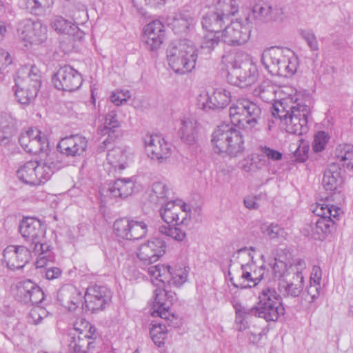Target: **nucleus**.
Listing matches in <instances>:
<instances>
[{"mask_svg": "<svg viewBox=\"0 0 353 353\" xmlns=\"http://www.w3.org/2000/svg\"><path fill=\"white\" fill-rule=\"evenodd\" d=\"M21 6L35 15H43L50 10L54 0H21Z\"/></svg>", "mask_w": 353, "mask_h": 353, "instance_id": "nucleus-44", "label": "nucleus"}, {"mask_svg": "<svg viewBox=\"0 0 353 353\" xmlns=\"http://www.w3.org/2000/svg\"><path fill=\"white\" fill-rule=\"evenodd\" d=\"M237 130L228 124H221L214 131L212 135V143L214 151L221 154L223 150L226 149L229 141L236 144L238 138L236 137Z\"/></svg>", "mask_w": 353, "mask_h": 353, "instance_id": "nucleus-32", "label": "nucleus"}, {"mask_svg": "<svg viewBox=\"0 0 353 353\" xmlns=\"http://www.w3.org/2000/svg\"><path fill=\"white\" fill-rule=\"evenodd\" d=\"M150 334L154 344L158 347H161L165 343V340L168 335V330L166 326L161 323L153 324Z\"/></svg>", "mask_w": 353, "mask_h": 353, "instance_id": "nucleus-50", "label": "nucleus"}, {"mask_svg": "<svg viewBox=\"0 0 353 353\" xmlns=\"http://www.w3.org/2000/svg\"><path fill=\"white\" fill-rule=\"evenodd\" d=\"M227 23L230 21V17L234 16L239 10V6L236 0H218L213 8Z\"/></svg>", "mask_w": 353, "mask_h": 353, "instance_id": "nucleus-45", "label": "nucleus"}, {"mask_svg": "<svg viewBox=\"0 0 353 353\" xmlns=\"http://www.w3.org/2000/svg\"><path fill=\"white\" fill-rule=\"evenodd\" d=\"M331 205H329L325 203H317L314 212L317 215L319 218H327L330 219L331 214Z\"/></svg>", "mask_w": 353, "mask_h": 353, "instance_id": "nucleus-63", "label": "nucleus"}, {"mask_svg": "<svg viewBox=\"0 0 353 353\" xmlns=\"http://www.w3.org/2000/svg\"><path fill=\"white\" fill-rule=\"evenodd\" d=\"M301 35L312 50L315 51L319 49L318 41L314 33L312 30H302Z\"/></svg>", "mask_w": 353, "mask_h": 353, "instance_id": "nucleus-62", "label": "nucleus"}, {"mask_svg": "<svg viewBox=\"0 0 353 353\" xmlns=\"http://www.w3.org/2000/svg\"><path fill=\"white\" fill-rule=\"evenodd\" d=\"M88 147V140L79 134L66 137L61 139L58 144L60 152L68 157L84 155Z\"/></svg>", "mask_w": 353, "mask_h": 353, "instance_id": "nucleus-29", "label": "nucleus"}, {"mask_svg": "<svg viewBox=\"0 0 353 353\" xmlns=\"http://www.w3.org/2000/svg\"><path fill=\"white\" fill-rule=\"evenodd\" d=\"M143 142L145 152L152 160L163 163L172 155V145L160 134H146Z\"/></svg>", "mask_w": 353, "mask_h": 353, "instance_id": "nucleus-14", "label": "nucleus"}, {"mask_svg": "<svg viewBox=\"0 0 353 353\" xmlns=\"http://www.w3.org/2000/svg\"><path fill=\"white\" fill-rule=\"evenodd\" d=\"M19 230L24 239L29 243L30 249L34 245L42 243L44 229L41 222L34 218H26L20 224Z\"/></svg>", "mask_w": 353, "mask_h": 353, "instance_id": "nucleus-28", "label": "nucleus"}, {"mask_svg": "<svg viewBox=\"0 0 353 353\" xmlns=\"http://www.w3.org/2000/svg\"><path fill=\"white\" fill-rule=\"evenodd\" d=\"M37 165L34 161H28L21 165L17 170L19 179L30 185H39V180L35 174Z\"/></svg>", "mask_w": 353, "mask_h": 353, "instance_id": "nucleus-41", "label": "nucleus"}, {"mask_svg": "<svg viewBox=\"0 0 353 353\" xmlns=\"http://www.w3.org/2000/svg\"><path fill=\"white\" fill-rule=\"evenodd\" d=\"M299 261H303V259H296L293 261L292 263L289 265L281 260L276 258L270 260L269 263V269L266 272V276L269 279L279 281V283L283 279L285 280L292 276V274L296 271L297 263Z\"/></svg>", "mask_w": 353, "mask_h": 353, "instance_id": "nucleus-31", "label": "nucleus"}, {"mask_svg": "<svg viewBox=\"0 0 353 353\" xmlns=\"http://www.w3.org/2000/svg\"><path fill=\"white\" fill-rule=\"evenodd\" d=\"M321 290V284L311 283L306 288L305 299L309 303L314 302L319 296Z\"/></svg>", "mask_w": 353, "mask_h": 353, "instance_id": "nucleus-60", "label": "nucleus"}, {"mask_svg": "<svg viewBox=\"0 0 353 353\" xmlns=\"http://www.w3.org/2000/svg\"><path fill=\"white\" fill-rule=\"evenodd\" d=\"M189 268L185 266H176L172 268L164 264H157L148 268V274L152 282L159 285L168 283L179 287L187 281Z\"/></svg>", "mask_w": 353, "mask_h": 353, "instance_id": "nucleus-8", "label": "nucleus"}, {"mask_svg": "<svg viewBox=\"0 0 353 353\" xmlns=\"http://www.w3.org/2000/svg\"><path fill=\"white\" fill-rule=\"evenodd\" d=\"M197 16L194 12L182 10L170 19L168 25L175 34H183L193 28Z\"/></svg>", "mask_w": 353, "mask_h": 353, "instance_id": "nucleus-35", "label": "nucleus"}, {"mask_svg": "<svg viewBox=\"0 0 353 353\" xmlns=\"http://www.w3.org/2000/svg\"><path fill=\"white\" fill-rule=\"evenodd\" d=\"M343 178L340 165L336 163H330L325 169L322 185L326 191L333 192L341 187Z\"/></svg>", "mask_w": 353, "mask_h": 353, "instance_id": "nucleus-38", "label": "nucleus"}, {"mask_svg": "<svg viewBox=\"0 0 353 353\" xmlns=\"http://www.w3.org/2000/svg\"><path fill=\"white\" fill-rule=\"evenodd\" d=\"M231 101V93L226 88L213 87L200 94L199 102L204 110H219L225 108Z\"/></svg>", "mask_w": 353, "mask_h": 353, "instance_id": "nucleus-18", "label": "nucleus"}, {"mask_svg": "<svg viewBox=\"0 0 353 353\" xmlns=\"http://www.w3.org/2000/svg\"><path fill=\"white\" fill-rule=\"evenodd\" d=\"M165 38V26L159 20H154L143 28L142 40L145 48L150 51L158 50L163 44Z\"/></svg>", "mask_w": 353, "mask_h": 353, "instance_id": "nucleus-21", "label": "nucleus"}, {"mask_svg": "<svg viewBox=\"0 0 353 353\" xmlns=\"http://www.w3.org/2000/svg\"><path fill=\"white\" fill-rule=\"evenodd\" d=\"M13 90L17 101L23 105L30 103L36 97H33L30 98L29 94L30 88L26 86H17L15 84L13 87Z\"/></svg>", "mask_w": 353, "mask_h": 353, "instance_id": "nucleus-54", "label": "nucleus"}, {"mask_svg": "<svg viewBox=\"0 0 353 353\" xmlns=\"http://www.w3.org/2000/svg\"><path fill=\"white\" fill-rule=\"evenodd\" d=\"M251 29L252 24L248 19L232 21L221 31L220 40L229 45L243 44L249 40Z\"/></svg>", "mask_w": 353, "mask_h": 353, "instance_id": "nucleus-12", "label": "nucleus"}, {"mask_svg": "<svg viewBox=\"0 0 353 353\" xmlns=\"http://www.w3.org/2000/svg\"><path fill=\"white\" fill-rule=\"evenodd\" d=\"M10 121L8 125L0 121V145L6 146L10 143L15 132V121L9 117Z\"/></svg>", "mask_w": 353, "mask_h": 353, "instance_id": "nucleus-49", "label": "nucleus"}, {"mask_svg": "<svg viewBox=\"0 0 353 353\" xmlns=\"http://www.w3.org/2000/svg\"><path fill=\"white\" fill-rule=\"evenodd\" d=\"M232 305L236 312L235 323L236 329L239 331L246 330L248 327V319L254 316L252 308H248L235 300L232 301Z\"/></svg>", "mask_w": 353, "mask_h": 353, "instance_id": "nucleus-42", "label": "nucleus"}, {"mask_svg": "<svg viewBox=\"0 0 353 353\" xmlns=\"http://www.w3.org/2000/svg\"><path fill=\"white\" fill-rule=\"evenodd\" d=\"M3 260L8 268L19 270L25 266L31 257L30 248L22 245H8L3 252Z\"/></svg>", "mask_w": 353, "mask_h": 353, "instance_id": "nucleus-24", "label": "nucleus"}, {"mask_svg": "<svg viewBox=\"0 0 353 353\" xmlns=\"http://www.w3.org/2000/svg\"><path fill=\"white\" fill-rule=\"evenodd\" d=\"M170 190L165 182L157 181L152 183L149 196L153 203H160L168 199Z\"/></svg>", "mask_w": 353, "mask_h": 353, "instance_id": "nucleus-46", "label": "nucleus"}, {"mask_svg": "<svg viewBox=\"0 0 353 353\" xmlns=\"http://www.w3.org/2000/svg\"><path fill=\"white\" fill-rule=\"evenodd\" d=\"M19 143L26 152L39 154V159L34 160L37 165L35 174L39 185L47 182L59 168L56 154L49 151L48 135L38 128H31L21 133Z\"/></svg>", "mask_w": 353, "mask_h": 353, "instance_id": "nucleus-2", "label": "nucleus"}, {"mask_svg": "<svg viewBox=\"0 0 353 353\" xmlns=\"http://www.w3.org/2000/svg\"><path fill=\"white\" fill-rule=\"evenodd\" d=\"M17 297L26 304H38L44 299L42 290L30 280L20 283L17 286Z\"/></svg>", "mask_w": 353, "mask_h": 353, "instance_id": "nucleus-36", "label": "nucleus"}, {"mask_svg": "<svg viewBox=\"0 0 353 353\" xmlns=\"http://www.w3.org/2000/svg\"><path fill=\"white\" fill-rule=\"evenodd\" d=\"M253 315L266 321H276L284 314L281 299L274 289L264 288L259 296L256 305L251 307Z\"/></svg>", "mask_w": 353, "mask_h": 353, "instance_id": "nucleus-6", "label": "nucleus"}, {"mask_svg": "<svg viewBox=\"0 0 353 353\" xmlns=\"http://www.w3.org/2000/svg\"><path fill=\"white\" fill-rule=\"evenodd\" d=\"M30 250L31 252L37 256L35 261L37 268H44L55 260V256L51 250V245L48 243H42L39 245H34Z\"/></svg>", "mask_w": 353, "mask_h": 353, "instance_id": "nucleus-39", "label": "nucleus"}, {"mask_svg": "<svg viewBox=\"0 0 353 353\" xmlns=\"http://www.w3.org/2000/svg\"><path fill=\"white\" fill-rule=\"evenodd\" d=\"M133 154L129 148L116 147L107 154V165L110 168L109 172H121L125 169L132 161Z\"/></svg>", "mask_w": 353, "mask_h": 353, "instance_id": "nucleus-30", "label": "nucleus"}, {"mask_svg": "<svg viewBox=\"0 0 353 353\" xmlns=\"http://www.w3.org/2000/svg\"><path fill=\"white\" fill-rule=\"evenodd\" d=\"M130 97L131 94L128 90H117L112 92L110 100L115 105L119 106L125 103Z\"/></svg>", "mask_w": 353, "mask_h": 353, "instance_id": "nucleus-58", "label": "nucleus"}, {"mask_svg": "<svg viewBox=\"0 0 353 353\" xmlns=\"http://www.w3.org/2000/svg\"><path fill=\"white\" fill-rule=\"evenodd\" d=\"M69 16L72 21L68 20L60 15L53 16L50 19V26L59 34L72 37L74 39H81L83 33L77 24L79 17H77L74 13H70Z\"/></svg>", "mask_w": 353, "mask_h": 353, "instance_id": "nucleus-23", "label": "nucleus"}, {"mask_svg": "<svg viewBox=\"0 0 353 353\" xmlns=\"http://www.w3.org/2000/svg\"><path fill=\"white\" fill-rule=\"evenodd\" d=\"M330 140V135L324 131L318 132L314 138L312 148L314 152L323 151Z\"/></svg>", "mask_w": 353, "mask_h": 353, "instance_id": "nucleus-56", "label": "nucleus"}, {"mask_svg": "<svg viewBox=\"0 0 353 353\" xmlns=\"http://www.w3.org/2000/svg\"><path fill=\"white\" fill-rule=\"evenodd\" d=\"M252 12L255 19L264 23L282 20L284 8L281 6H271L267 2H259L254 5Z\"/></svg>", "mask_w": 353, "mask_h": 353, "instance_id": "nucleus-33", "label": "nucleus"}, {"mask_svg": "<svg viewBox=\"0 0 353 353\" xmlns=\"http://www.w3.org/2000/svg\"><path fill=\"white\" fill-rule=\"evenodd\" d=\"M261 232L268 236L270 239H276L278 237H283L285 232L283 228L276 224L264 223L261 227Z\"/></svg>", "mask_w": 353, "mask_h": 353, "instance_id": "nucleus-55", "label": "nucleus"}, {"mask_svg": "<svg viewBox=\"0 0 353 353\" xmlns=\"http://www.w3.org/2000/svg\"><path fill=\"white\" fill-rule=\"evenodd\" d=\"M48 314V312L45 308L40 306L34 307L30 311L28 321L37 325L40 323L44 318L47 317Z\"/></svg>", "mask_w": 353, "mask_h": 353, "instance_id": "nucleus-57", "label": "nucleus"}, {"mask_svg": "<svg viewBox=\"0 0 353 353\" xmlns=\"http://www.w3.org/2000/svg\"><path fill=\"white\" fill-rule=\"evenodd\" d=\"M20 38L30 44L39 45L48 38V28L41 21L25 20L18 29Z\"/></svg>", "mask_w": 353, "mask_h": 353, "instance_id": "nucleus-16", "label": "nucleus"}, {"mask_svg": "<svg viewBox=\"0 0 353 353\" xmlns=\"http://www.w3.org/2000/svg\"><path fill=\"white\" fill-rule=\"evenodd\" d=\"M135 183V176L118 179L110 183L107 189H102L100 194L105 197H127L132 193Z\"/></svg>", "mask_w": 353, "mask_h": 353, "instance_id": "nucleus-34", "label": "nucleus"}, {"mask_svg": "<svg viewBox=\"0 0 353 353\" xmlns=\"http://www.w3.org/2000/svg\"><path fill=\"white\" fill-rule=\"evenodd\" d=\"M276 88L268 81H263L254 90V94L265 102L270 103L276 98Z\"/></svg>", "mask_w": 353, "mask_h": 353, "instance_id": "nucleus-47", "label": "nucleus"}, {"mask_svg": "<svg viewBox=\"0 0 353 353\" xmlns=\"http://www.w3.org/2000/svg\"><path fill=\"white\" fill-rule=\"evenodd\" d=\"M119 126V121L117 119V112L114 110L110 111L105 117L103 129L102 133H107L105 130H112Z\"/></svg>", "mask_w": 353, "mask_h": 353, "instance_id": "nucleus-61", "label": "nucleus"}, {"mask_svg": "<svg viewBox=\"0 0 353 353\" xmlns=\"http://www.w3.org/2000/svg\"><path fill=\"white\" fill-rule=\"evenodd\" d=\"M333 224L334 221L329 219L319 217L314 225L312 226V234L318 236V238L320 239L323 234L330 231V228Z\"/></svg>", "mask_w": 353, "mask_h": 353, "instance_id": "nucleus-53", "label": "nucleus"}, {"mask_svg": "<svg viewBox=\"0 0 353 353\" xmlns=\"http://www.w3.org/2000/svg\"><path fill=\"white\" fill-rule=\"evenodd\" d=\"M114 234L126 240H138L144 237L148 232V225L143 221L122 218L114 221Z\"/></svg>", "mask_w": 353, "mask_h": 353, "instance_id": "nucleus-13", "label": "nucleus"}, {"mask_svg": "<svg viewBox=\"0 0 353 353\" xmlns=\"http://www.w3.org/2000/svg\"><path fill=\"white\" fill-rule=\"evenodd\" d=\"M70 331L77 332L82 336H92L94 335L95 329L82 317H79L77 321L73 323V328Z\"/></svg>", "mask_w": 353, "mask_h": 353, "instance_id": "nucleus-52", "label": "nucleus"}, {"mask_svg": "<svg viewBox=\"0 0 353 353\" xmlns=\"http://www.w3.org/2000/svg\"><path fill=\"white\" fill-rule=\"evenodd\" d=\"M261 150L264 156L268 157V159L273 161L280 160L281 159L283 156V154L280 152L276 150L271 149L266 146L261 147Z\"/></svg>", "mask_w": 353, "mask_h": 353, "instance_id": "nucleus-64", "label": "nucleus"}, {"mask_svg": "<svg viewBox=\"0 0 353 353\" xmlns=\"http://www.w3.org/2000/svg\"><path fill=\"white\" fill-rule=\"evenodd\" d=\"M222 63L227 67L228 82L234 85L244 88L251 86L258 80L257 66L244 52L225 54L222 57Z\"/></svg>", "mask_w": 353, "mask_h": 353, "instance_id": "nucleus-3", "label": "nucleus"}, {"mask_svg": "<svg viewBox=\"0 0 353 353\" xmlns=\"http://www.w3.org/2000/svg\"><path fill=\"white\" fill-rule=\"evenodd\" d=\"M181 127L179 129V134L183 142L192 145L196 141L197 121L190 114H184L180 118Z\"/></svg>", "mask_w": 353, "mask_h": 353, "instance_id": "nucleus-37", "label": "nucleus"}, {"mask_svg": "<svg viewBox=\"0 0 353 353\" xmlns=\"http://www.w3.org/2000/svg\"><path fill=\"white\" fill-rule=\"evenodd\" d=\"M162 219L168 224L187 225L191 217V208L181 199L170 201L160 210Z\"/></svg>", "mask_w": 353, "mask_h": 353, "instance_id": "nucleus-11", "label": "nucleus"}, {"mask_svg": "<svg viewBox=\"0 0 353 353\" xmlns=\"http://www.w3.org/2000/svg\"><path fill=\"white\" fill-rule=\"evenodd\" d=\"M236 137L238 138L236 144L233 141H228L227 148L223 150L221 154L228 155L231 157H236L241 155L244 150V141L243 137L239 131L236 133Z\"/></svg>", "mask_w": 353, "mask_h": 353, "instance_id": "nucleus-51", "label": "nucleus"}, {"mask_svg": "<svg viewBox=\"0 0 353 353\" xmlns=\"http://www.w3.org/2000/svg\"><path fill=\"white\" fill-rule=\"evenodd\" d=\"M160 231L161 233L165 234L166 236H170L178 241H183L185 237V233L183 230L170 225L162 227Z\"/></svg>", "mask_w": 353, "mask_h": 353, "instance_id": "nucleus-59", "label": "nucleus"}, {"mask_svg": "<svg viewBox=\"0 0 353 353\" xmlns=\"http://www.w3.org/2000/svg\"><path fill=\"white\" fill-rule=\"evenodd\" d=\"M81 292L73 285H65L57 293L59 302L70 312L82 313L80 305L82 303Z\"/></svg>", "mask_w": 353, "mask_h": 353, "instance_id": "nucleus-27", "label": "nucleus"}, {"mask_svg": "<svg viewBox=\"0 0 353 353\" xmlns=\"http://www.w3.org/2000/svg\"><path fill=\"white\" fill-rule=\"evenodd\" d=\"M298 66V57L293 50L289 49L277 75L284 77H290L296 72Z\"/></svg>", "mask_w": 353, "mask_h": 353, "instance_id": "nucleus-43", "label": "nucleus"}, {"mask_svg": "<svg viewBox=\"0 0 353 353\" xmlns=\"http://www.w3.org/2000/svg\"><path fill=\"white\" fill-rule=\"evenodd\" d=\"M110 298L111 292L105 286H90L84 295L86 307L92 312L102 310Z\"/></svg>", "mask_w": 353, "mask_h": 353, "instance_id": "nucleus-25", "label": "nucleus"}, {"mask_svg": "<svg viewBox=\"0 0 353 353\" xmlns=\"http://www.w3.org/2000/svg\"><path fill=\"white\" fill-rule=\"evenodd\" d=\"M311 99L308 95L294 92L273 104V115L280 119V128L292 134L303 135L309 130Z\"/></svg>", "mask_w": 353, "mask_h": 353, "instance_id": "nucleus-1", "label": "nucleus"}, {"mask_svg": "<svg viewBox=\"0 0 353 353\" xmlns=\"http://www.w3.org/2000/svg\"><path fill=\"white\" fill-rule=\"evenodd\" d=\"M165 244L162 239L152 238L139 247L137 255L143 265H148V268L165 253Z\"/></svg>", "mask_w": 353, "mask_h": 353, "instance_id": "nucleus-22", "label": "nucleus"}, {"mask_svg": "<svg viewBox=\"0 0 353 353\" xmlns=\"http://www.w3.org/2000/svg\"><path fill=\"white\" fill-rule=\"evenodd\" d=\"M17 86L30 88V97H37L41 85V74L39 70L35 65H26L21 67L14 77Z\"/></svg>", "mask_w": 353, "mask_h": 353, "instance_id": "nucleus-19", "label": "nucleus"}, {"mask_svg": "<svg viewBox=\"0 0 353 353\" xmlns=\"http://www.w3.org/2000/svg\"><path fill=\"white\" fill-rule=\"evenodd\" d=\"M227 21L214 8L209 10L202 17L201 25L205 32L201 43V48L209 52L212 50L220 41L221 30Z\"/></svg>", "mask_w": 353, "mask_h": 353, "instance_id": "nucleus-9", "label": "nucleus"}, {"mask_svg": "<svg viewBox=\"0 0 353 353\" xmlns=\"http://www.w3.org/2000/svg\"><path fill=\"white\" fill-rule=\"evenodd\" d=\"M290 150L294 154L295 161L298 162H304L308 158L309 145L302 139L290 145Z\"/></svg>", "mask_w": 353, "mask_h": 353, "instance_id": "nucleus-48", "label": "nucleus"}, {"mask_svg": "<svg viewBox=\"0 0 353 353\" xmlns=\"http://www.w3.org/2000/svg\"><path fill=\"white\" fill-rule=\"evenodd\" d=\"M66 343L74 353H110L108 347L92 336H83L77 332L69 331Z\"/></svg>", "mask_w": 353, "mask_h": 353, "instance_id": "nucleus-10", "label": "nucleus"}, {"mask_svg": "<svg viewBox=\"0 0 353 353\" xmlns=\"http://www.w3.org/2000/svg\"><path fill=\"white\" fill-rule=\"evenodd\" d=\"M296 271L292 276L282 280L278 284L279 290L285 296L296 297L303 291L304 286V276L303 271L306 268L305 261H299L296 263Z\"/></svg>", "mask_w": 353, "mask_h": 353, "instance_id": "nucleus-20", "label": "nucleus"}, {"mask_svg": "<svg viewBox=\"0 0 353 353\" xmlns=\"http://www.w3.org/2000/svg\"><path fill=\"white\" fill-rule=\"evenodd\" d=\"M289 49L288 48L272 46L263 50L261 62L270 74L277 75Z\"/></svg>", "mask_w": 353, "mask_h": 353, "instance_id": "nucleus-26", "label": "nucleus"}, {"mask_svg": "<svg viewBox=\"0 0 353 353\" xmlns=\"http://www.w3.org/2000/svg\"><path fill=\"white\" fill-rule=\"evenodd\" d=\"M334 158L349 172L353 174V145L340 144L334 151Z\"/></svg>", "mask_w": 353, "mask_h": 353, "instance_id": "nucleus-40", "label": "nucleus"}, {"mask_svg": "<svg viewBox=\"0 0 353 353\" xmlns=\"http://www.w3.org/2000/svg\"><path fill=\"white\" fill-rule=\"evenodd\" d=\"M261 113L256 103L247 99H239L230 108V118L232 125L243 129H251L256 126Z\"/></svg>", "mask_w": 353, "mask_h": 353, "instance_id": "nucleus-7", "label": "nucleus"}, {"mask_svg": "<svg viewBox=\"0 0 353 353\" xmlns=\"http://www.w3.org/2000/svg\"><path fill=\"white\" fill-rule=\"evenodd\" d=\"M166 57L169 66L175 73L185 74L195 68L197 49L190 40L175 41L169 45Z\"/></svg>", "mask_w": 353, "mask_h": 353, "instance_id": "nucleus-4", "label": "nucleus"}, {"mask_svg": "<svg viewBox=\"0 0 353 353\" xmlns=\"http://www.w3.org/2000/svg\"><path fill=\"white\" fill-rule=\"evenodd\" d=\"M250 250H254L252 247L250 249L245 247L239 249L236 252V258L241 265V274L240 279L243 281L239 283L234 281V277L231 272L232 265H230L229 273L230 280L232 285L238 288H246L256 286L264 277L265 274L263 265H257L253 261V256L250 252Z\"/></svg>", "mask_w": 353, "mask_h": 353, "instance_id": "nucleus-5", "label": "nucleus"}, {"mask_svg": "<svg viewBox=\"0 0 353 353\" xmlns=\"http://www.w3.org/2000/svg\"><path fill=\"white\" fill-rule=\"evenodd\" d=\"M176 299V294L160 288L154 291L153 300L150 303V313L152 316L169 319L171 316L170 307Z\"/></svg>", "mask_w": 353, "mask_h": 353, "instance_id": "nucleus-17", "label": "nucleus"}, {"mask_svg": "<svg viewBox=\"0 0 353 353\" xmlns=\"http://www.w3.org/2000/svg\"><path fill=\"white\" fill-rule=\"evenodd\" d=\"M52 82L58 90L73 92L82 85L81 74L70 65L61 67L52 77Z\"/></svg>", "mask_w": 353, "mask_h": 353, "instance_id": "nucleus-15", "label": "nucleus"}]
</instances>
